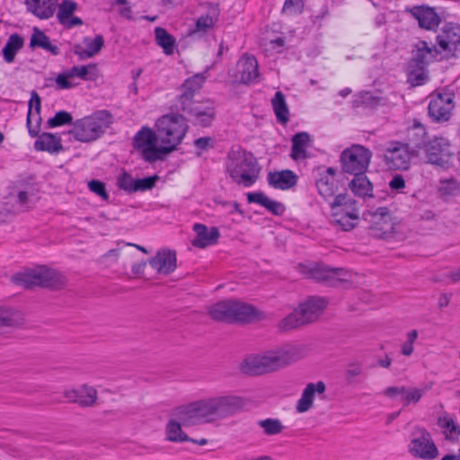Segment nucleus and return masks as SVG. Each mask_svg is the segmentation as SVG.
I'll list each match as a JSON object with an SVG mask.
<instances>
[{
  "label": "nucleus",
  "instance_id": "obj_15",
  "mask_svg": "<svg viewBox=\"0 0 460 460\" xmlns=\"http://www.w3.org/2000/svg\"><path fill=\"white\" fill-rule=\"evenodd\" d=\"M364 219L370 224L372 234L378 238H385L394 233V222L389 209L385 207L363 214Z\"/></svg>",
  "mask_w": 460,
  "mask_h": 460
},
{
  "label": "nucleus",
  "instance_id": "obj_60",
  "mask_svg": "<svg viewBox=\"0 0 460 460\" xmlns=\"http://www.w3.org/2000/svg\"><path fill=\"white\" fill-rule=\"evenodd\" d=\"M363 371L362 365L358 362H352L349 364L346 370V377L349 381H351L354 377L361 375Z\"/></svg>",
  "mask_w": 460,
  "mask_h": 460
},
{
  "label": "nucleus",
  "instance_id": "obj_10",
  "mask_svg": "<svg viewBox=\"0 0 460 460\" xmlns=\"http://www.w3.org/2000/svg\"><path fill=\"white\" fill-rule=\"evenodd\" d=\"M159 140L158 132H155L148 127H142L133 138L134 147L140 151L145 161L154 163L162 161L170 154V149L157 146Z\"/></svg>",
  "mask_w": 460,
  "mask_h": 460
},
{
  "label": "nucleus",
  "instance_id": "obj_31",
  "mask_svg": "<svg viewBox=\"0 0 460 460\" xmlns=\"http://www.w3.org/2000/svg\"><path fill=\"white\" fill-rule=\"evenodd\" d=\"M27 10L40 19H49L57 9L58 0H25Z\"/></svg>",
  "mask_w": 460,
  "mask_h": 460
},
{
  "label": "nucleus",
  "instance_id": "obj_37",
  "mask_svg": "<svg viewBox=\"0 0 460 460\" xmlns=\"http://www.w3.org/2000/svg\"><path fill=\"white\" fill-rule=\"evenodd\" d=\"M30 47L31 49L40 48L46 51L50 52L52 55L57 56L59 54V49L57 45L51 43L49 36L38 28H34L31 37Z\"/></svg>",
  "mask_w": 460,
  "mask_h": 460
},
{
  "label": "nucleus",
  "instance_id": "obj_7",
  "mask_svg": "<svg viewBox=\"0 0 460 460\" xmlns=\"http://www.w3.org/2000/svg\"><path fill=\"white\" fill-rule=\"evenodd\" d=\"M174 415L184 426L210 423L216 420L213 397H208L179 406Z\"/></svg>",
  "mask_w": 460,
  "mask_h": 460
},
{
  "label": "nucleus",
  "instance_id": "obj_41",
  "mask_svg": "<svg viewBox=\"0 0 460 460\" xmlns=\"http://www.w3.org/2000/svg\"><path fill=\"white\" fill-rule=\"evenodd\" d=\"M156 43L164 49L166 55H172L175 50V39L168 31L161 27L155 30Z\"/></svg>",
  "mask_w": 460,
  "mask_h": 460
},
{
  "label": "nucleus",
  "instance_id": "obj_48",
  "mask_svg": "<svg viewBox=\"0 0 460 460\" xmlns=\"http://www.w3.org/2000/svg\"><path fill=\"white\" fill-rule=\"evenodd\" d=\"M79 66H74L71 68L60 73L56 77V84L58 89H71L75 84L70 81L73 77H78Z\"/></svg>",
  "mask_w": 460,
  "mask_h": 460
},
{
  "label": "nucleus",
  "instance_id": "obj_45",
  "mask_svg": "<svg viewBox=\"0 0 460 460\" xmlns=\"http://www.w3.org/2000/svg\"><path fill=\"white\" fill-rule=\"evenodd\" d=\"M352 108L376 109V94L371 92H361L353 96Z\"/></svg>",
  "mask_w": 460,
  "mask_h": 460
},
{
  "label": "nucleus",
  "instance_id": "obj_44",
  "mask_svg": "<svg viewBox=\"0 0 460 460\" xmlns=\"http://www.w3.org/2000/svg\"><path fill=\"white\" fill-rule=\"evenodd\" d=\"M166 439L172 442H185L190 438L182 431L181 423L174 420H169L165 428Z\"/></svg>",
  "mask_w": 460,
  "mask_h": 460
},
{
  "label": "nucleus",
  "instance_id": "obj_33",
  "mask_svg": "<svg viewBox=\"0 0 460 460\" xmlns=\"http://www.w3.org/2000/svg\"><path fill=\"white\" fill-rule=\"evenodd\" d=\"M310 135L307 132H299L292 137L290 157L294 161H301L309 157L307 147L309 146Z\"/></svg>",
  "mask_w": 460,
  "mask_h": 460
},
{
  "label": "nucleus",
  "instance_id": "obj_25",
  "mask_svg": "<svg viewBox=\"0 0 460 460\" xmlns=\"http://www.w3.org/2000/svg\"><path fill=\"white\" fill-rule=\"evenodd\" d=\"M326 390V385L323 381L309 383L304 389L300 399L297 401L296 410L299 413L306 412L313 407L314 400L316 394H323Z\"/></svg>",
  "mask_w": 460,
  "mask_h": 460
},
{
  "label": "nucleus",
  "instance_id": "obj_58",
  "mask_svg": "<svg viewBox=\"0 0 460 460\" xmlns=\"http://www.w3.org/2000/svg\"><path fill=\"white\" fill-rule=\"evenodd\" d=\"M156 175L136 180L134 192L152 190L157 181Z\"/></svg>",
  "mask_w": 460,
  "mask_h": 460
},
{
  "label": "nucleus",
  "instance_id": "obj_21",
  "mask_svg": "<svg viewBox=\"0 0 460 460\" xmlns=\"http://www.w3.org/2000/svg\"><path fill=\"white\" fill-rule=\"evenodd\" d=\"M438 53L440 52L435 46L429 44L427 41L419 40L414 45L410 65L417 69L425 68L437 58Z\"/></svg>",
  "mask_w": 460,
  "mask_h": 460
},
{
  "label": "nucleus",
  "instance_id": "obj_8",
  "mask_svg": "<svg viewBox=\"0 0 460 460\" xmlns=\"http://www.w3.org/2000/svg\"><path fill=\"white\" fill-rule=\"evenodd\" d=\"M332 221L344 231L352 230L359 220V208L347 194H339L330 202Z\"/></svg>",
  "mask_w": 460,
  "mask_h": 460
},
{
  "label": "nucleus",
  "instance_id": "obj_11",
  "mask_svg": "<svg viewBox=\"0 0 460 460\" xmlns=\"http://www.w3.org/2000/svg\"><path fill=\"white\" fill-rule=\"evenodd\" d=\"M418 155L424 154L427 161L432 164L446 167L450 163L454 155L450 142L442 137H435L428 141L416 143Z\"/></svg>",
  "mask_w": 460,
  "mask_h": 460
},
{
  "label": "nucleus",
  "instance_id": "obj_29",
  "mask_svg": "<svg viewBox=\"0 0 460 460\" xmlns=\"http://www.w3.org/2000/svg\"><path fill=\"white\" fill-rule=\"evenodd\" d=\"M341 269H332L323 265H316L310 270L309 277L330 286H335L343 280Z\"/></svg>",
  "mask_w": 460,
  "mask_h": 460
},
{
  "label": "nucleus",
  "instance_id": "obj_3",
  "mask_svg": "<svg viewBox=\"0 0 460 460\" xmlns=\"http://www.w3.org/2000/svg\"><path fill=\"white\" fill-rule=\"evenodd\" d=\"M226 170L236 184L248 188L257 181L261 166L252 153L238 149L228 154Z\"/></svg>",
  "mask_w": 460,
  "mask_h": 460
},
{
  "label": "nucleus",
  "instance_id": "obj_61",
  "mask_svg": "<svg viewBox=\"0 0 460 460\" xmlns=\"http://www.w3.org/2000/svg\"><path fill=\"white\" fill-rule=\"evenodd\" d=\"M418 70L419 71L416 73L411 72L410 74V79L412 82V84L415 85H420V84H424V82L426 81V79L428 77L427 74L424 71V68L418 69Z\"/></svg>",
  "mask_w": 460,
  "mask_h": 460
},
{
  "label": "nucleus",
  "instance_id": "obj_32",
  "mask_svg": "<svg viewBox=\"0 0 460 460\" xmlns=\"http://www.w3.org/2000/svg\"><path fill=\"white\" fill-rule=\"evenodd\" d=\"M437 424L441 429L446 440L451 442L458 441L460 437V425L456 423L453 416L447 412H444L442 415L438 416Z\"/></svg>",
  "mask_w": 460,
  "mask_h": 460
},
{
  "label": "nucleus",
  "instance_id": "obj_57",
  "mask_svg": "<svg viewBox=\"0 0 460 460\" xmlns=\"http://www.w3.org/2000/svg\"><path fill=\"white\" fill-rule=\"evenodd\" d=\"M89 190L101 197L103 200L107 201L110 198L109 193L106 190L105 184L99 180H92L88 182Z\"/></svg>",
  "mask_w": 460,
  "mask_h": 460
},
{
  "label": "nucleus",
  "instance_id": "obj_14",
  "mask_svg": "<svg viewBox=\"0 0 460 460\" xmlns=\"http://www.w3.org/2000/svg\"><path fill=\"white\" fill-rule=\"evenodd\" d=\"M413 156H418V154L410 144L393 141L385 149L383 159L390 170H408Z\"/></svg>",
  "mask_w": 460,
  "mask_h": 460
},
{
  "label": "nucleus",
  "instance_id": "obj_36",
  "mask_svg": "<svg viewBox=\"0 0 460 460\" xmlns=\"http://www.w3.org/2000/svg\"><path fill=\"white\" fill-rule=\"evenodd\" d=\"M349 188L354 195L362 199L372 197L373 186L365 172L354 175V178L349 183Z\"/></svg>",
  "mask_w": 460,
  "mask_h": 460
},
{
  "label": "nucleus",
  "instance_id": "obj_9",
  "mask_svg": "<svg viewBox=\"0 0 460 460\" xmlns=\"http://www.w3.org/2000/svg\"><path fill=\"white\" fill-rule=\"evenodd\" d=\"M12 281L25 288H31L34 286L57 288L63 284L61 275L58 271L46 267L18 272L12 277Z\"/></svg>",
  "mask_w": 460,
  "mask_h": 460
},
{
  "label": "nucleus",
  "instance_id": "obj_43",
  "mask_svg": "<svg viewBox=\"0 0 460 460\" xmlns=\"http://www.w3.org/2000/svg\"><path fill=\"white\" fill-rule=\"evenodd\" d=\"M22 314L19 311L10 307L0 308V331L4 327H13L20 323Z\"/></svg>",
  "mask_w": 460,
  "mask_h": 460
},
{
  "label": "nucleus",
  "instance_id": "obj_34",
  "mask_svg": "<svg viewBox=\"0 0 460 460\" xmlns=\"http://www.w3.org/2000/svg\"><path fill=\"white\" fill-rule=\"evenodd\" d=\"M219 11L217 8L210 9L207 13L200 15L195 23V27L189 32L190 35L206 34L212 30L218 21Z\"/></svg>",
  "mask_w": 460,
  "mask_h": 460
},
{
  "label": "nucleus",
  "instance_id": "obj_24",
  "mask_svg": "<svg viewBox=\"0 0 460 460\" xmlns=\"http://www.w3.org/2000/svg\"><path fill=\"white\" fill-rule=\"evenodd\" d=\"M149 264L158 273L168 275L176 269V253L166 249L158 251L156 255L149 260Z\"/></svg>",
  "mask_w": 460,
  "mask_h": 460
},
{
  "label": "nucleus",
  "instance_id": "obj_50",
  "mask_svg": "<svg viewBox=\"0 0 460 460\" xmlns=\"http://www.w3.org/2000/svg\"><path fill=\"white\" fill-rule=\"evenodd\" d=\"M40 98L39 94L33 91L29 101V109L27 113V122L29 126L31 124V119L41 120L40 118Z\"/></svg>",
  "mask_w": 460,
  "mask_h": 460
},
{
  "label": "nucleus",
  "instance_id": "obj_5",
  "mask_svg": "<svg viewBox=\"0 0 460 460\" xmlns=\"http://www.w3.org/2000/svg\"><path fill=\"white\" fill-rule=\"evenodd\" d=\"M113 123L111 113L106 110L77 119L69 133L80 142H91L98 139Z\"/></svg>",
  "mask_w": 460,
  "mask_h": 460
},
{
  "label": "nucleus",
  "instance_id": "obj_26",
  "mask_svg": "<svg viewBox=\"0 0 460 460\" xmlns=\"http://www.w3.org/2000/svg\"><path fill=\"white\" fill-rule=\"evenodd\" d=\"M267 181L270 187L277 190H289L296 185L297 175L291 170L270 172Z\"/></svg>",
  "mask_w": 460,
  "mask_h": 460
},
{
  "label": "nucleus",
  "instance_id": "obj_1",
  "mask_svg": "<svg viewBox=\"0 0 460 460\" xmlns=\"http://www.w3.org/2000/svg\"><path fill=\"white\" fill-rule=\"evenodd\" d=\"M206 81L204 74H196L187 78L181 85V94L176 102V108L189 115L193 123L208 127L215 117L214 107L208 102H199L193 100Z\"/></svg>",
  "mask_w": 460,
  "mask_h": 460
},
{
  "label": "nucleus",
  "instance_id": "obj_39",
  "mask_svg": "<svg viewBox=\"0 0 460 460\" xmlns=\"http://www.w3.org/2000/svg\"><path fill=\"white\" fill-rule=\"evenodd\" d=\"M71 399L81 406H92L97 398V392L94 388L83 386L78 390L72 392Z\"/></svg>",
  "mask_w": 460,
  "mask_h": 460
},
{
  "label": "nucleus",
  "instance_id": "obj_28",
  "mask_svg": "<svg viewBox=\"0 0 460 460\" xmlns=\"http://www.w3.org/2000/svg\"><path fill=\"white\" fill-rule=\"evenodd\" d=\"M76 8V3L71 0H63L58 6L57 13L59 23L67 29L82 25L83 21L79 17L73 16Z\"/></svg>",
  "mask_w": 460,
  "mask_h": 460
},
{
  "label": "nucleus",
  "instance_id": "obj_22",
  "mask_svg": "<svg viewBox=\"0 0 460 460\" xmlns=\"http://www.w3.org/2000/svg\"><path fill=\"white\" fill-rule=\"evenodd\" d=\"M196 237L191 241L194 247L204 249L218 243L220 232L217 227H208L201 223H195L192 227Z\"/></svg>",
  "mask_w": 460,
  "mask_h": 460
},
{
  "label": "nucleus",
  "instance_id": "obj_54",
  "mask_svg": "<svg viewBox=\"0 0 460 460\" xmlns=\"http://www.w3.org/2000/svg\"><path fill=\"white\" fill-rule=\"evenodd\" d=\"M426 391L427 388L406 387V392L403 393L402 396V399L404 401L403 405L407 406L411 403H417L421 399Z\"/></svg>",
  "mask_w": 460,
  "mask_h": 460
},
{
  "label": "nucleus",
  "instance_id": "obj_51",
  "mask_svg": "<svg viewBox=\"0 0 460 460\" xmlns=\"http://www.w3.org/2000/svg\"><path fill=\"white\" fill-rule=\"evenodd\" d=\"M438 190L444 196H456L460 191V183L455 178L441 179Z\"/></svg>",
  "mask_w": 460,
  "mask_h": 460
},
{
  "label": "nucleus",
  "instance_id": "obj_40",
  "mask_svg": "<svg viewBox=\"0 0 460 460\" xmlns=\"http://www.w3.org/2000/svg\"><path fill=\"white\" fill-rule=\"evenodd\" d=\"M272 108L277 120L281 124L288 121V108L286 103L285 95L281 92H277L271 100Z\"/></svg>",
  "mask_w": 460,
  "mask_h": 460
},
{
  "label": "nucleus",
  "instance_id": "obj_64",
  "mask_svg": "<svg viewBox=\"0 0 460 460\" xmlns=\"http://www.w3.org/2000/svg\"><path fill=\"white\" fill-rule=\"evenodd\" d=\"M40 122H41V120L38 121L35 119H31V124L29 126L28 122L26 121L28 132L31 137H35L39 136L40 128Z\"/></svg>",
  "mask_w": 460,
  "mask_h": 460
},
{
  "label": "nucleus",
  "instance_id": "obj_13",
  "mask_svg": "<svg viewBox=\"0 0 460 460\" xmlns=\"http://www.w3.org/2000/svg\"><path fill=\"white\" fill-rule=\"evenodd\" d=\"M409 452L414 457L423 460H434L439 456L431 434L423 427H415L411 432Z\"/></svg>",
  "mask_w": 460,
  "mask_h": 460
},
{
  "label": "nucleus",
  "instance_id": "obj_46",
  "mask_svg": "<svg viewBox=\"0 0 460 460\" xmlns=\"http://www.w3.org/2000/svg\"><path fill=\"white\" fill-rule=\"evenodd\" d=\"M257 425L262 429L263 434L266 436L280 434L284 429V426L280 420L274 418L258 420Z\"/></svg>",
  "mask_w": 460,
  "mask_h": 460
},
{
  "label": "nucleus",
  "instance_id": "obj_53",
  "mask_svg": "<svg viewBox=\"0 0 460 460\" xmlns=\"http://www.w3.org/2000/svg\"><path fill=\"white\" fill-rule=\"evenodd\" d=\"M135 183L136 180L126 171H122L117 178L118 187L128 193H134Z\"/></svg>",
  "mask_w": 460,
  "mask_h": 460
},
{
  "label": "nucleus",
  "instance_id": "obj_12",
  "mask_svg": "<svg viewBox=\"0 0 460 460\" xmlns=\"http://www.w3.org/2000/svg\"><path fill=\"white\" fill-rule=\"evenodd\" d=\"M371 157L372 152L369 149L361 145H353L341 155L342 171L352 175L366 172Z\"/></svg>",
  "mask_w": 460,
  "mask_h": 460
},
{
  "label": "nucleus",
  "instance_id": "obj_63",
  "mask_svg": "<svg viewBox=\"0 0 460 460\" xmlns=\"http://www.w3.org/2000/svg\"><path fill=\"white\" fill-rule=\"evenodd\" d=\"M406 392V386H389L385 389L384 394L390 398H394L397 395L403 396V393Z\"/></svg>",
  "mask_w": 460,
  "mask_h": 460
},
{
  "label": "nucleus",
  "instance_id": "obj_55",
  "mask_svg": "<svg viewBox=\"0 0 460 460\" xmlns=\"http://www.w3.org/2000/svg\"><path fill=\"white\" fill-rule=\"evenodd\" d=\"M73 120L72 115L66 111H58L54 117L49 119L48 126L49 128H57L59 126L70 124Z\"/></svg>",
  "mask_w": 460,
  "mask_h": 460
},
{
  "label": "nucleus",
  "instance_id": "obj_19",
  "mask_svg": "<svg viewBox=\"0 0 460 460\" xmlns=\"http://www.w3.org/2000/svg\"><path fill=\"white\" fill-rule=\"evenodd\" d=\"M437 43L440 53L454 56L456 52L460 51V25L446 23L437 35Z\"/></svg>",
  "mask_w": 460,
  "mask_h": 460
},
{
  "label": "nucleus",
  "instance_id": "obj_35",
  "mask_svg": "<svg viewBox=\"0 0 460 460\" xmlns=\"http://www.w3.org/2000/svg\"><path fill=\"white\" fill-rule=\"evenodd\" d=\"M34 147L39 151H47L51 154L63 150L61 139L52 133H42L34 143Z\"/></svg>",
  "mask_w": 460,
  "mask_h": 460
},
{
  "label": "nucleus",
  "instance_id": "obj_62",
  "mask_svg": "<svg viewBox=\"0 0 460 460\" xmlns=\"http://www.w3.org/2000/svg\"><path fill=\"white\" fill-rule=\"evenodd\" d=\"M389 186L393 190H402L405 187L404 178L401 174H396L391 179Z\"/></svg>",
  "mask_w": 460,
  "mask_h": 460
},
{
  "label": "nucleus",
  "instance_id": "obj_27",
  "mask_svg": "<svg viewBox=\"0 0 460 460\" xmlns=\"http://www.w3.org/2000/svg\"><path fill=\"white\" fill-rule=\"evenodd\" d=\"M327 306V301L323 297H311L300 304L298 310L305 323L316 320Z\"/></svg>",
  "mask_w": 460,
  "mask_h": 460
},
{
  "label": "nucleus",
  "instance_id": "obj_47",
  "mask_svg": "<svg viewBox=\"0 0 460 460\" xmlns=\"http://www.w3.org/2000/svg\"><path fill=\"white\" fill-rule=\"evenodd\" d=\"M303 324H305V322L302 315H300L298 308H296L279 322V329L280 331H289Z\"/></svg>",
  "mask_w": 460,
  "mask_h": 460
},
{
  "label": "nucleus",
  "instance_id": "obj_49",
  "mask_svg": "<svg viewBox=\"0 0 460 460\" xmlns=\"http://www.w3.org/2000/svg\"><path fill=\"white\" fill-rule=\"evenodd\" d=\"M84 43L85 49L80 53V56L92 58L102 49L104 40L102 35H96L93 39L85 38Z\"/></svg>",
  "mask_w": 460,
  "mask_h": 460
},
{
  "label": "nucleus",
  "instance_id": "obj_30",
  "mask_svg": "<svg viewBox=\"0 0 460 460\" xmlns=\"http://www.w3.org/2000/svg\"><path fill=\"white\" fill-rule=\"evenodd\" d=\"M246 197L249 203L259 204L274 216H282L286 210L281 202L270 199L262 191L248 192Z\"/></svg>",
  "mask_w": 460,
  "mask_h": 460
},
{
  "label": "nucleus",
  "instance_id": "obj_23",
  "mask_svg": "<svg viewBox=\"0 0 460 460\" xmlns=\"http://www.w3.org/2000/svg\"><path fill=\"white\" fill-rule=\"evenodd\" d=\"M410 13L418 21L419 26L428 31H436L441 22L435 9L427 5L413 6Z\"/></svg>",
  "mask_w": 460,
  "mask_h": 460
},
{
  "label": "nucleus",
  "instance_id": "obj_4",
  "mask_svg": "<svg viewBox=\"0 0 460 460\" xmlns=\"http://www.w3.org/2000/svg\"><path fill=\"white\" fill-rule=\"evenodd\" d=\"M209 315L215 321L226 323H252L265 318L262 312L253 305L236 301H221L209 309Z\"/></svg>",
  "mask_w": 460,
  "mask_h": 460
},
{
  "label": "nucleus",
  "instance_id": "obj_2",
  "mask_svg": "<svg viewBox=\"0 0 460 460\" xmlns=\"http://www.w3.org/2000/svg\"><path fill=\"white\" fill-rule=\"evenodd\" d=\"M299 357V350L296 347L287 346L275 351L250 355L241 363L240 369L246 375H262L278 370L296 361Z\"/></svg>",
  "mask_w": 460,
  "mask_h": 460
},
{
  "label": "nucleus",
  "instance_id": "obj_59",
  "mask_svg": "<svg viewBox=\"0 0 460 460\" xmlns=\"http://www.w3.org/2000/svg\"><path fill=\"white\" fill-rule=\"evenodd\" d=\"M303 7V0H285L282 13L291 15L299 13L302 12Z\"/></svg>",
  "mask_w": 460,
  "mask_h": 460
},
{
  "label": "nucleus",
  "instance_id": "obj_56",
  "mask_svg": "<svg viewBox=\"0 0 460 460\" xmlns=\"http://www.w3.org/2000/svg\"><path fill=\"white\" fill-rule=\"evenodd\" d=\"M98 77V70L94 64L79 66L78 78L84 81H95Z\"/></svg>",
  "mask_w": 460,
  "mask_h": 460
},
{
  "label": "nucleus",
  "instance_id": "obj_18",
  "mask_svg": "<svg viewBox=\"0 0 460 460\" xmlns=\"http://www.w3.org/2000/svg\"><path fill=\"white\" fill-rule=\"evenodd\" d=\"M259 64L256 58L250 54H243L236 63L234 79L242 84L250 85L259 82Z\"/></svg>",
  "mask_w": 460,
  "mask_h": 460
},
{
  "label": "nucleus",
  "instance_id": "obj_16",
  "mask_svg": "<svg viewBox=\"0 0 460 460\" xmlns=\"http://www.w3.org/2000/svg\"><path fill=\"white\" fill-rule=\"evenodd\" d=\"M213 401L216 420L234 416L243 411L248 403L244 397L232 394L213 396Z\"/></svg>",
  "mask_w": 460,
  "mask_h": 460
},
{
  "label": "nucleus",
  "instance_id": "obj_20",
  "mask_svg": "<svg viewBox=\"0 0 460 460\" xmlns=\"http://www.w3.org/2000/svg\"><path fill=\"white\" fill-rule=\"evenodd\" d=\"M335 176L336 170L332 167L318 169L315 178V186L318 193L324 199H333L335 193L338 191V181Z\"/></svg>",
  "mask_w": 460,
  "mask_h": 460
},
{
  "label": "nucleus",
  "instance_id": "obj_52",
  "mask_svg": "<svg viewBox=\"0 0 460 460\" xmlns=\"http://www.w3.org/2000/svg\"><path fill=\"white\" fill-rule=\"evenodd\" d=\"M401 99H402V95L394 91H392L385 95L376 94V108H392L395 106Z\"/></svg>",
  "mask_w": 460,
  "mask_h": 460
},
{
  "label": "nucleus",
  "instance_id": "obj_17",
  "mask_svg": "<svg viewBox=\"0 0 460 460\" xmlns=\"http://www.w3.org/2000/svg\"><path fill=\"white\" fill-rule=\"evenodd\" d=\"M454 94L452 93H439L431 96L428 113L435 122L447 121L454 108Z\"/></svg>",
  "mask_w": 460,
  "mask_h": 460
},
{
  "label": "nucleus",
  "instance_id": "obj_42",
  "mask_svg": "<svg viewBox=\"0 0 460 460\" xmlns=\"http://www.w3.org/2000/svg\"><path fill=\"white\" fill-rule=\"evenodd\" d=\"M408 143L412 149H417L418 141H428L426 128L418 120L413 119L412 125L408 128Z\"/></svg>",
  "mask_w": 460,
  "mask_h": 460
},
{
  "label": "nucleus",
  "instance_id": "obj_6",
  "mask_svg": "<svg viewBox=\"0 0 460 460\" xmlns=\"http://www.w3.org/2000/svg\"><path fill=\"white\" fill-rule=\"evenodd\" d=\"M155 129L163 147L170 149L171 153L182 142L189 125L182 115L172 113L159 118L155 122Z\"/></svg>",
  "mask_w": 460,
  "mask_h": 460
},
{
  "label": "nucleus",
  "instance_id": "obj_38",
  "mask_svg": "<svg viewBox=\"0 0 460 460\" xmlns=\"http://www.w3.org/2000/svg\"><path fill=\"white\" fill-rule=\"evenodd\" d=\"M23 44L24 40L21 35L17 33L11 34L2 50L4 60L8 64L13 63Z\"/></svg>",
  "mask_w": 460,
  "mask_h": 460
}]
</instances>
